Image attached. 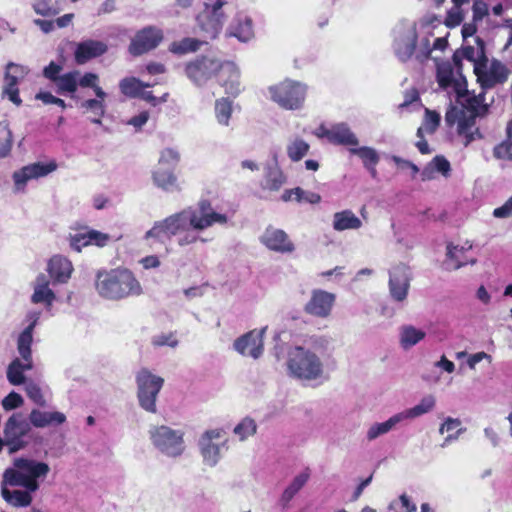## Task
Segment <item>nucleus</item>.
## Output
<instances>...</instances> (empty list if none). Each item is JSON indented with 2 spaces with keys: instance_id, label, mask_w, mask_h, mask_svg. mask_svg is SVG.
I'll use <instances>...</instances> for the list:
<instances>
[{
  "instance_id": "22",
  "label": "nucleus",
  "mask_w": 512,
  "mask_h": 512,
  "mask_svg": "<svg viewBox=\"0 0 512 512\" xmlns=\"http://www.w3.org/2000/svg\"><path fill=\"white\" fill-rule=\"evenodd\" d=\"M217 80L224 87L226 94L232 97H237L240 94V71L233 62L225 61Z\"/></svg>"
},
{
  "instance_id": "35",
  "label": "nucleus",
  "mask_w": 512,
  "mask_h": 512,
  "mask_svg": "<svg viewBox=\"0 0 512 512\" xmlns=\"http://www.w3.org/2000/svg\"><path fill=\"white\" fill-rule=\"evenodd\" d=\"M230 35L247 42L254 37L253 22L248 16L239 15L236 24L231 27Z\"/></svg>"
},
{
  "instance_id": "52",
  "label": "nucleus",
  "mask_w": 512,
  "mask_h": 512,
  "mask_svg": "<svg viewBox=\"0 0 512 512\" xmlns=\"http://www.w3.org/2000/svg\"><path fill=\"white\" fill-rule=\"evenodd\" d=\"M493 156L499 160H512V141L510 136L494 147Z\"/></svg>"
},
{
  "instance_id": "32",
  "label": "nucleus",
  "mask_w": 512,
  "mask_h": 512,
  "mask_svg": "<svg viewBox=\"0 0 512 512\" xmlns=\"http://www.w3.org/2000/svg\"><path fill=\"white\" fill-rule=\"evenodd\" d=\"M361 226V220L349 209L333 215V229L336 231L359 229Z\"/></svg>"
},
{
  "instance_id": "45",
  "label": "nucleus",
  "mask_w": 512,
  "mask_h": 512,
  "mask_svg": "<svg viewBox=\"0 0 512 512\" xmlns=\"http://www.w3.org/2000/svg\"><path fill=\"white\" fill-rule=\"evenodd\" d=\"M349 151H350V153L357 155L358 157L361 158V160L363 161L364 167L370 166L372 164H378V162H379L378 153L376 152L375 149H373L371 147H366V146L359 147V148L354 147V148H349Z\"/></svg>"
},
{
  "instance_id": "4",
  "label": "nucleus",
  "mask_w": 512,
  "mask_h": 512,
  "mask_svg": "<svg viewBox=\"0 0 512 512\" xmlns=\"http://www.w3.org/2000/svg\"><path fill=\"white\" fill-rule=\"evenodd\" d=\"M136 384L140 407L149 413H156V400L164 385V379L147 368H142L136 374Z\"/></svg>"
},
{
  "instance_id": "58",
  "label": "nucleus",
  "mask_w": 512,
  "mask_h": 512,
  "mask_svg": "<svg viewBox=\"0 0 512 512\" xmlns=\"http://www.w3.org/2000/svg\"><path fill=\"white\" fill-rule=\"evenodd\" d=\"M180 161V154L178 151L172 148L164 149L159 158V164H166L169 166H175Z\"/></svg>"
},
{
  "instance_id": "36",
  "label": "nucleus",
  "mask_w": 512,
  "mask_h": 512,
  "mask_svg": "<svg viewBox=\"0 0 512 512\" xmlns=\"http://www.w3.org/2000/svg\"><path fill=\"white\" fill-rule=\"evenodd\" d=\"M286 182V177L277 165L266 168L263 188L270 191H278Z\"/></svg>"
},
{
  "instance_id": "20",
  "label": "nucleus",
  "mask_w": 512,
  "mask_h": 512,
  "mask_svg": "<svg viewBox=\"0 0 512 512\" xmlns=\"http://www.w3.org/2000/svg\"><path fill=\"white\" fill-rule=\"evenodd\" d=\"M107 50V45L102 41L85 40L76 45L74 60L78 65H83L94 58L102 56Z\"/></svg>"
},
{
  "instance_id": "37",
  "label": "nucleus",
  "mask_w": 512,
  "mask_h": 512,
  "mask_svg": "<svg viewBox=\"0 0 512 512\" xmlns=\"http://www.w3.org/2000/svg\"><path fill=\"white\" fill-rule=\"evenodd\" d=\"M34 323L28 325L19 335L17 348L23 360H32L31 345L33 341Z\"/></svg>"
},
{
  "instance_id": "18",
  "label": "nucleus",
  "mask_w": 512,
  "mask_h": 512,
  "mask_svg": "<svg viewBox=\"0 0 512 512\" xmlns=\"http://www.w3.org/2000/svg\"><path fill=\"white\" fill-rule=\"evenodd\" d=\"M25 69L23 66L8 63L6 66L5 73V86L3 89V94L6 95L11 102L15 105L19 106L22 103V100L19 96L18 79L25 75Z\"/></svg>"
},
{
  "instance_id": "49",
  "label": "nucleus",
  "mask_w": 512,
  "mask_h": 512,
  "mask_svg": "<svg viewBox=\"0 0 512 512\" xmlns=\"http://www.w3.org/2000/svg\"><path fill=\"white\" fill-rule=\"evenodd\" d=\"M256 423L251 418H244L235 428L234 433L239 436L240 440H245L247 437L256 433Z\"/></svg>"
},
{
  "instance_id": "47",
  "label": "nucleus",
  "mask_w": 512,
  "mask_h": 512,
  "mask_svg": "<svg viewBox=\"0 0 512 512\" xmlns=\"http://www.w3.org/2000/svg\"><path fill=\"white\" fill-rule=\"evenodd\" d=\"M12 148V132L5 122H0V158L6 157Z\"/></svg>"
},
{
  "instance_id": "33",
  "label": "nucleus",
  "mask_w": 512,
  "mask_h": 512,
  "mask_svg": "<svg viewBox=\"0 0 512 512\" xmlns=\"http://www.w3.org/2000/svg\"><path fill=\"white\" fill-rule=\"evenodd\" d=\"M31 300L33 303H45L50 306L55 300L54 292L49 288V281L46 276L40 274L36 280V286Z\"/></svg>"
},
{
  "instance_id": "39",
  "label": "nucleus",
  "mask_w": 512,
  "mask_h": 512,
  "mask_svg": "<svg viewBox=\"0 0 512 512\" xmlns=\"http://www.w3.org/2000/svg\"><path fill=\"white\" fill-rule=\"evenodd\" d=\"M119 89L129 98H138L143 90L142 81L136 77H125L119 82Z\"/></svg>"
},
{
  "instance_id": "29",
  "label": "nucleus",
  "mask_w": 512,
  "mask_h": 512,
  "mask_svg": "<svg viewBox=\"0 0 512 512\" xmlns=\"http://www.w3.org/2000/svg\"><path fill=\"white\" fill-rule=\"evenodd\" d=\"M30 423L36 428H44L50 425H61L66 421L62 412H47L33 409L29 414Z\"/></svg>"
},
{
  "instance_id": "17",
  "label": "nucleus",
  "mask_w": 512,
  "mask_h": 512,
  "mask_svg": "<svg viewBox=\"0 0 512 512\" xmlns=\"http://www.w3.org/2000/svg\"><path fill=\"white\" fill-rule=\"evenodd\" d=\"M110 237L106 233L94 229H84L74 235L69 236V243L72 249L80 252L83 247L89 245H96L98 247H104L107 245Z\"/></svg>"
},
{
  "instance_id": "53",
  "label": "nucleus",
  "mask_w": 512,
  "mask_h": 512,
  "mask_svg": "<svg viewBox=\"0 0 512 512\" xmlns=\"http://www.w3.org/2000/svg\"><path fill=\"white\" fill-rule=\"evenodd\" d=\"M440 114L436 111L426 109L425 110V118H424V126L425 130L428 134H433L436 132L437 128L440 125Z\"/></svg>"
},
{
  "instance_id": "30",
  "label": "nucleus",
  "mask_w": 512,
  "mask_h": 512,
  "mask_svg": "<svg viewBox=\"0 0 512 512\" xmlns=\"http://www.w3.org/2000/svg\"><path fill=\"white\" fill-rule=\"evenodd\" d=\"M418 42L417 33L414 31L409 35L402 36L394 43V52L401 62H407L415 53Z\"/></svg>"
},
{
  "instance_id": "31",
  "label": "nucleus",
  "mask_w": 512,
  "mask_h": 512,
  "mask_svg": "<svg viewBox=\"0 0 512 512\" xmlns=\"http://www.w3.org/2000/svg\"><path fill=\"white\" fill-rule=\"evenodd\" d=\"M14 466L24 473L25 477H45L50 471L49 465L25 458L14 460Z\"/></svg>"
},
{
  "instance_id": "43",
  "label": "nucleus",
  "mask_w": 512,
  "mask_h": 512,
  "mask_svg": "<svg viewBox=\"0 0 512 512\" xmlns=\"http://www.w3.org/2000/svg\"><path fill=\"white\" fill-rule=\"evenodd\" d=\"M215 114L218 122L228 125L232 114V102L228 98H220L215 102Z\"/></svg>"
},
{
  "instance_id": "50",
  "label": "nucleus",
  "mask_w": 512,
  "mask_h": 512,
  "mask_svg": "<svg viewBox=\"0 0 512 512\" xmlns=\"http://www.w3.org/2000/svg\"><path fill=\"white\" fill-rule=\"evenodd\" d=\"M24 480V473L14 466V468H7L4 471L2 485L22 486Z\"/></svg>"
},
{
  "instance_id": "62",
  "label": "nucleus",
  "mask_w": 512,
  "mask_h": 512,
  "mask_svg": "<svg viewBox=\"0 0 512 512\" xmlns=\"http://www.w3.org/2000/svg\"><path fill=\"white\" fill-rule=\"evenodd\" d=\"M23 404V398L16 392H10L3 400L2 406L6 411L16 409Z\"/></svg>"
},
{
  "instance_id": "59",
  "label": "nucleus",
  "mask_w": 512,
  "mask_h": 512,
  "mask_svg": "<svg viewBox=\"0 0 512 512\" xmlns=\"http://www.w3.org/2000/svg\"><path fill=\"white\" fill-rule=\"evenodd\" d=\"M431 164L435 168V172H439L445 177L450 175V172H451L450 162L443 155L435 156L431 160Z\"/></svg>"
},
{
  "instance_id": "16",
  "label": "nucleus",
  "mask_w": 512,
  "mask_h": 512,
  "mask_svg": "<svg viewBox=\"0 0 512 512\" xmlns=\"http://www.w3.org/2000/svg\"><path fill=\"white\" fill-rule=\"evenodd\" d=\"M261 243L271 251L278 253H292L295 250L294 243L288 234L271 226L267 227L260 238Z\"/></svg>"
},
{
  "instance_id": "34",
  "label": "nucleus",
  "mask_w": 512,
  "mask_h": 512,
  "mask_svg": "<svg viewBox=\"0 0 512 512\" xmlns=\"http://www.w3.org/2000/svg\"><path fill=\"white\" fill-rule=\"evenodd\" d=\"M33 367L32 360L20 361L18 358L14 359L7 368V379L12 385H21L25 382L24 372L31 370Z\"/></svg>"
},
{
  "instance_id": "6",
  "label": "nucleus",
  "mask_w": 512,
  "mask_h": 512,
  "mask_svg": "<svg viewBox=\"0 0 512 512\" xmlns=\"http://www.w3.org/2000/svg\"><path fill=\"white\" fill-rule=\"evenodd\" d=\"M224 4V0H216L213 5L206 3L204 10L197 15L198 33L204 42L214 40L220 34L225 19V15L221 11Z\"/></svg>"
},
{
  "instance_id": "7",
  "label": "nucleus",
  "mask_w": 512,
  "mask_h": 512,
  "mask_svg": "<svg viewBox=\"0 0 512 512\" xmlns=\"http://www.w3.org/2000/svg\"><path fill=\"white\" fill-rule=\"evenodd\" d=\"M225 61L207 55L197 56L185 65L186 76L197 86L205 85L221 73Z\"/></svg>"
},
{
  "instance_id": "12",
  "label": "nucleus",
  "mask_w": 512,
  "mask_h": 512,
  "mask_svg": "<svg viewBox=\"0 0 512 512\" xmlns=\"http://www.w3.org/2000/svg\"><path fill=\"white\" fill-rule=\"evenodd\" d=\"M266 328L251 330L234 341V349L242 356L258 359L264 351V334Z\"/></svg>"
},
{
  "instance_id": "40",
  "label": "nucleus",
  "mask_w": 512,
  "mask_h": 512,
  "mask_svg": "<svg viewBox=\"0 0 512 512\" xmlns=\"http://www.w3.org/2000/svg\"><path fill=\"white\" fill-rule=\"evenodd\" d=\"M153 180L155 185L163 190L178 188L177 178L172 171L159 168L153 173Z\"/></svg>"
},
{
  "instance_id": "1",
  "label": "nucleus",
  "mask_w": 512,
  "mask_h": 512,
  "mask_svg": "<svg viewBox=\"0 0 512 512\" xmlns=\"http://www.w3.org/2000/svg\"><path fill=\"white\" fill-rule=\"evenodd\" d=\"M187 220L194 230L202 231L216 223L226 224L228 217L216 212L210 200L201 199L194 210L175 213L161 221H156L146 232L145 239H154L156 242L164 243L179 232L186 230Z\"/></svg>"
},
{
  "instance_id": "26",
  "label": "nucleus",
  "mask_w": 512,
  "mask_h": 512,
  "mask_svg": "<svg viewBox=\"0 0 512 512\" xmlns=\"http://www.w3.org/2000/svg\"><path fill=\"white\" fill-rule=\"evenodd\" d=\"M326 139L334 145L348 146L354 148L359 144L356 135L346 124H338L329 128L326 132Z\"/></svg>"
},
{
  "instance_id": "8",
  "label": "nucleus",
  "mask_w": 512,
  "mask_h": 512,
  "mask_svg": "<svg viewBox=\"0 0 512 512\" xmlns=\"http://www.w3.org/2000/svg\"><path fill=\"white\" fill-rule=\"evenodd\" d=\"M150 438L156 448L169 456H179L184 450L183 433L168 426L153 427L150 430Z\"/></svg>"
},
{
  "instance_id": "64",
  "label": "nucleus",
  "mask_w": 512,
  "mask_h": 512,
  "mask_svg": "<svg viewBox=\"0 0 512 512\" xmlns=\"http://www.w3.org/2000/svg\"><path fill=\"white\" fill-rule=\"evenodd\" d=\"M27 396L37 405L44 406L45 399L39 386L30 384L26 388Z\"/></svg>"
},
{
  "instance_id": "61",
  "label": "nucleus",
  "mask_w": 512,
  "mask_h": 512,
  "mask_svg": "<svg viewBox=\"0 0 512 512\" xmlns=\"http://www.w3.org/2000/svg\"><path fill=\"white\" fill-rule=\"evenodd\" d=\"M139 99L144 100L145 102L149 103L151 106H158L162 103H165L168 101L169 93L165 92L160 97H156L153 95L151 91H145L142 90L139 97Z\"/></svg>"
},
{
  "instance_id": "57",
  "label": "nucleus",
  "mask_w": 512,
  "mask_h": 512,
  "mask_svg": "<svg viewBox=\"0 0 512 512\" xmlns=\"http://www.w3.org/2000/svg\"><path fill=\"white\" fill-rule=\"evenodd\" d=\"M62 69V65L54 61H51L46 67H44L42 74L46 79L55 84L58 81V79L62 76Z\"/></svg>"
},
{
  "instance_id": "3",
  "label": "nucleus",
  "mask_w": 512,
  "mask_h": 512,
  "mask_svg": "<svg viewBox=\"0 0 512 512\" xmlns=\"http://www.w3.org/2000/svg\"><path fill=\"white\" fill-rule=\"evenodd\" d=\"M288 368L299 379L313 380L322 374V363L319 357L300 346L290 352Z\"/></svg>"
},
{
  "instance_id": "2",
  "label": "nucleus",
  "mask_w": 512,
  "mask_h": 512,
  "mask_svg": "<svg viewBox=\"0 0 512 512\" xmlns=\"http://www.w3.org/2000/svg\"><path fill=\"white\" fill-rule=\"evenodd\" d=\"M95 287L99 295L109 300H121L142 294V286L127 268L98 271Z\"/></svg>"
},
{
  "instance_id": "5",
  "label": "nucleus",
  "mask_w": 512,
  "mask_h": 512,
  "mask_svg": "<svg viewBox=\"0 0 512 512\" xmlns=\"http://www.w3.org/2000/svg\"><path fill=\"white\" fill-rule=\"evenodd\" d=\"M269 92L271 99L287 110L301 108L306 97L305 86L288 79L269 87Z\"/></svg>"
},
{
  "instance_id": "51",
  "label": "nucleus",
  "mask_w": 512,
  "mask_h": 512,
  "mask_svg": "<svg viewBox=\"0 0 512 512\" xmlns=\"http://www.w3.org/2000/svg\"><path fill=\"white\" fill-rule=\"evenodd\" d=\"M434 406L435 398L432 395H428L422 398L419 404L408 411V416L418 417L432 410Z\"/></svg>"
},
{
  "instance_id": "14",
  "label": "nucleus",
  "mask_w": 512,
  "mask_h": 512,
  "mask_svg": "<svg viewBox=\"0 0 512 512\" xmlns=\"http://www.w3.org/2000/svg\"><path fill=\"white\" fill-rule=\"evenodd\" d=\"M336 296L322 289H314L309 301L304 306L305 313L318 318L330 316Z\"/></svg>"
},
{
  "instance_id": "38",
  "label": "nucleus",
  "mask_w": 512,
  "mask_h": 512,
  "mask_svg": "<svg viewBox=\"0 0 512 512\" xmlns=\"http://www.w3.org/2000/svg\"><path fill=\"white\" fill-rule=\"evenodd\" d=\"M1 494L3 499L15 507H27L32 502V496L28 491L14 490L10 491L2 487Z\"/></svg>"
},
{
  "instance_id": "27",
  "label": "nucleus",
  "mask_w": 512,
  "mask_h": 512,
  "mask_svg": "<svg viewBox=\"0 0 512 512\" xmlns=\"http://www.w3.org/2000/svg\"><path fill=\"white\" fill-rule=\"evenodd\" d=\"M471 249V246L468 248L453 246L449 244L447 246V254L446 260L444 262L446 270H457L466 264H475L477 260L475 258H469L466 256V252Z\"/></svg>"
},
{
  "instance_id": "19",
  "label": "nucleus",
  "mask_w": 512,
  "mask_h": 512,
  "mask_svg": "<svg viewBox=\"0 0 512 512\" xmlns=\"http://www.w3.org/2000/svg\"><path fill=\"white\" fill-rule=\"evenodd\" d=\"M390 293L397 301H403L408 293L409 277L408 268L403 264L394 266L390 271Z\"/></svg>"
},
{
  "instance_id": "42",
  "label": "nucleus",
  "mask_w": 512,
  "mask_h": 512,
  "mask_svg": "<svg viewBox=\"0 0 512 512\" xmlns=\"http://www.w3.org/2000/svg\"><path fill=\"white\" fill-rule=\"evenodd\" d=\"M401 419V415H394L385 422L374 424L367 432L368 439L373 440L378 436L389 432Z\"/></svg>"
},
{
  "instance_id": "56",
  "label": "nucleus",
  "mask_w": 512,
  "mask_h": 512,
  "mask_svg": "<svg viewBox=\"0 0 512 512\" xmlns=\"http://www.w3.org/2000/svg\"><path fill=\"white\" fill-rule=\"evenodd\" d=\"M34 11L41 16H52L57 11L52 6V0H33Z\"/></svg>"
},
{
  "instance_id": "44",
  "label": "nucleus",
  "mask_w": 512,
  "mask_h": 512,
  "mask_svg": "<svg viewBox=\"0 0 512 512\" xmlns=\"http://www.w3.org/2000/svg\"><path fill=\"white\" fill-rule=\"evenodd\" d=\"M203 42H204V40L200 41L195 38L187 37V38H183L179 42H173L170 50L176 54H185L188 52H195L200 48V46L202 45Z\"/></svg>"
},
{
  "instance_id": "48",
  "label": "nucleus",
  "mask_w": 512,
  "mask_h": 512,
  "mask_svg": "<svg viewBox=\"0 0 512 512\" xmlns=\"http://www.w3.org/2000/svg\"><path fill=\"white\" fill-rule=\"evenodd\" d=\"M416 504L411 502L406 494H402L398 499L392 501L388 512H416Z\"/></svg>"
},
{
  "instance_id": "46",
  "label": "nucleus",
  "mask_w": 512,
  "mask_h": 512,
  "mask_svg": "<svg viewBox=\"0 0 512 512\" xmlns=\"http://www.w3.org/2000/svg\"><path fill=\"white\" fill-rule=\"evenodd\" d=\"M309 144L302 139H295L287 146L288 157L296 162L301 160L309 151Z\"/></svg>"
},
{
  "instance_id": "21",
  "label": "nucleus",
  "mask_w": 512,
  "mask_h": 512,
  "mask_svg": "<svg viewBox=\"0 0 512 512\" xmlns=\"http://www.w3.org/2000/svg\"><path fill=\"white\" fill-rule=\"evenodd\" d=\"M459 98H464L462 102V110L466 114V117H484L489 110V106L484 103L485 101V91H482L478 95L471 94L466 89V86L462 87V96H458Z\"/></svg>"
},
{
  "instance_id": "28",
  "label": "nucleus",
  "mask_w": 512,
  "mask_h": 512,
  "mask_svg": "<svg viewBox=\"0 0 512 512\" xmlns=\"http://www.w3.org/2000/svg\"><path fill=\"white\" fill-rule=\"evenodd\" d=\"M457 136L464 147H468L473 141L483 138V134L476 126V119L462 116L456 129Z\"/></svg>"
},
{
  "instance_id": "13",
  "label": "nucleus",
  "mask_w": 512,
  "mask_h": 512,
  "mask_svg": "<svg viewBox=\"0 0 512 512\" xmlns=\"http://www.w3.org/2000/svg\"><path fill=\"white\" fill-rule=\"evenodd\" d=\"M56 168L57 164L55 161L47 163L35 162L26 165L13 173L12 178L15 187L17 190H23L29 180L45 177L55 171Z\"/></svg>"
},
{
  "instance_id": "9",
  "label": "nucleus",
  "mask_w": 512,
  "mask_h": 512,
  "mask_svg": "<svg viewBox=\"0 0 512 512\" xmlns=\"http://www.w3.org/2000/svg\"><path fill=\"white\" fill-rule=\"evenodd\" d=\"M96 79V73L81 74L79 70H71L62 74L55 83L56 92L59 95H69L71 98H75L78 87L86 88V86L94 85Z\"/></svg>"
},
{
  "instance_id": "10",
  "label": "nucleus",
  "mask_w": 512,
  "mask_h": 512,
  "mask_svg": "<svg viewBox=\"0 0 512 512\" xmlns=\"http://www.w3.org/2000/svg\"><path fill=\"white\" fill-rule=\"evenodd\" d=\"M28 432V425L20 413L12 414L6 421L4 426V436L6 438V446L10 454L16 453L26 446L23 440Z\"/></svg>"
},
{
  "instance_id": "24",
  "label": "nucleus",
  "mask_w": 512,
  "mask_h": 512,
  "mask_svg": "<svg viewBox=\"0 0 512 512\" xmlns=\"http://www.w3.org/2000/svg\"><path fill=\"white\" fill-rule=\"evenodd\" d=\"M437 81L441 88L453 87L457 96H462V87L466 86V79L459 73V78H454V69L450 63L442 64L437 69Z\"/></svg>"
},
{
  "instance_id": "55",
  "label": "nucleus",
  "mask_w": 512,
  "mask_h": 512,
  "mask_svg": "<svg viewBox=\"0 0 512 512\" xmlns=\"http://www.w3.org/2000/svg\"><path fill=\"white\" fill-rule=\"evenodd\" d=\"M460 424H461V422L459 419L447 418L445 420V422L440 427V433L443 434L444 431L449 432V431H453V430H457V433H456V435H448L445 438L444 444H447L450 441L457 439L458 433L461 432V429H459Z\"/></svg>"
},
{
  "instance_id": "54",
  "label": "nucleus",
  "mask_w": 512,
  "mask_h": 512,
  "mask_svg": "<svg viewBox=\"0 0 512 512\" xmlns=\"http://www.w3.org/2000/svg\"><path fill=\"white\" fill-rule=\"evenodd\" d=\"M464 19V13L461 8L452 7L448 10L444 24L448 28H455L459 26Z\"/></svg>"
},
{
  "instance_id": "60",
  "label": "nucleus",
  "mask_w": 512,
  "mask_h": 512,
  "mask_svg": "<svg viewBox=\"0 0 512 512\" xmlns=\"http://www.w3.org/2000/svg\"><path fill=\"white\" fill-rule=\"evenodd\" d=\"M472 13L474 22L482 21L489 14L487 3L484 0H474Z\"/></svg>"
},
{
  "instance_id": "15",
  "label": "nucleus",
  "mask_w": 512,
  "mask_h": 512,
  "mask_svg": "<svg viewBox=\"0 0 512 512\" xmlns=\"http://www.w3.org/2000/svg\"><path fill=\"white\" fill-rule=\"evenodd\" d=\"M474 72L483 90L505 83L510 74L506 65L499 60H493L487 71H482L478 66H475Z\"/></svg>"
},
{
  "instance_id": "41",
  "label": "nucleus",
  "mask_w": 512,
  "mask_h": 512,
  "mask_svg": "<svg viewBox=\"0 0 512 512\" xmlns=\"http://www.w3.org/2000/svg\"><path fill=\"white\" fill-rule=\"evenodd\" d=\"M424 337L425 333L422 330L413 326H404L401 330L400 343L403 348L407 349L417 344Z\"/></svg>"
},
{
  "instance_id": "63",
  "label": "nucleus",
  "mask_w": 512,
  "mask_h": 512,
  "mask_svg": "<svg viewBox=\"0 0 512 512\" xmlns=\"http://www.w3.org/2000/svg\"><path fill=\"white\" fill-rule=\"evenodd\" d=\"M36 99L41 100L44 104L57 105L62 109H65L67 107V104L63 99L52 95L50 92H39L36 94Z\"/></svg>"
},
{
  "instance_id": "11",
  "label": "nucleus",
  "mask_w": 512,
  "mask_h": 512,
  "mask_svg": "<svg viewBox=\"0 0 512 512\" xmlns=\"http://www.w3.org/2000/svg\"><path fill=\"white\" fill-rule=\"evenodd\" d=\"M163 40L160 29L152 26L139 30L132 38L128 51L133 56H141L155 49Z\"/></svg>"
},
{
  "instance_id": "25",
  "label": "nucleus",
  "mask_w": 512,
  "mask_h": 512,
  "mask_svg": "<svg viewBox=\"0 0 512 512\" xmlns=\"http://www.w3.org/2000/svg\"><path fill=\"white\" fill-rule=\"evenodd\" d=\"M223 430L215 429L206 431L201 440V454L205 462L213 466L215 465L220 456V448L217 444L212 443L213 439H218L222 436Z\"/></svg>"
},
{
  "instance_id": "23",
  "label": "nucleus",
  "mask_w": 512,
  "mask_h": 512,
  "mask_svg": "<svg viewBox=\"0 0 512 512\" xmlns=\"http://www.w3.org/2000/svg\"><path fill=\"white\" fill-rule=\"evenodd\" d=\"M47 271L54 283H67L71 278L73 265L68 258L54 255L48 262Z\"/></svg>"
}]
</instances>
